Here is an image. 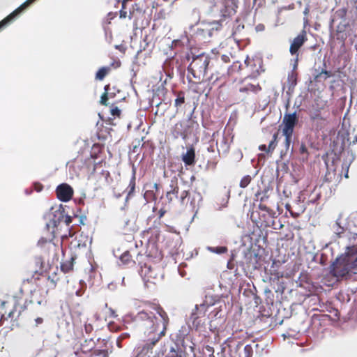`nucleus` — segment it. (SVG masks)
Segmentation results:
<instances>
[{"instance_id":"35","label":"nucleus","mask_w":357,"mask_h":357,"mask_svg":"<svg viewBox=\"0 0 357 357\" xmlns=\"http://www.w3.org/2000/svg\"><path fill=\"white\" fill-rule=\"evenodd\" d=\"M347 14V8H342L335 11V17L338 19L345 20Z\"/></svg>"},{"instance_id":"45","label":"nucleus","mask_w":357,"mask_h":357,"mask_svg":"<svg viewBox=\"0 0 357 357\" xmlns=\"http://www.w3.org/2000/svg\"><path fill=\"white\" fill-rule=\"evenodd\" d=\"M310 6H307L305 8L304 11H303V14H304V15H305V17H304L303 20H304V23H305V24H308V22H309L308 18H307V16H308V15H309V13H310Z\"/></svg>"},{"instance_id":"24","label":"nucleus","mask_w":357,"mask_h":357,"mask_svg":"<svg viewBox=\"0 0 357 357\" xmlns=\"http://www.w3.org/2000/svg\"><path fill=\"white\" fill-rule=\"evenodd\" d=\"M38 246H40L42 248H47L48 250V252H53L54 254H56L57 250V246L56 245L53 243L52 241H47L45 238H41L38 242Z\"/></svg>"},{"instance_id":"58","label":"nucleus","mask_w":357,"mask_h":357,"mask_svg":"<svg viewBox=\"0 0 357 357\" xmlns=\"http://www.w3.org/2000/svg\"><path fill=\"white\" fill-rule=\"evenodd\" d=\"M279 133L278 132H276L273 134L272 140L276 141L278 142Z\"/></svg>"},{"instance_id":"30","label":"nucleus","mask_w":357,"mask_h":357,"mask_svg":"<svg viewBox=\"0 0 357 357\" xmlns=\"http://www.w3.org/2000/svg\"><path fill=\"white\" fill-rule=\"evenodd\" d=\"M333 75L331 71H328L326 70H322L320 73L316 75L314 77V80L317 82L321 81H325L328 77H331Z\"/></svg>"},{"instance_id":"47","label":"nucleus","mask_w":357,"mask_h":357,"mask_svg":"<svg viewBox=\"0 0 357 357\" xmlns=\"http://www.w3.org/2000/svg\"><path fill=\"white\" fill-rule=\"evenodd\" d=\"M114 47H115V49L118 50L119 51H120L123 54H125V52H126V51L127 50V47L123 44L116 45H115Z\"/></svg>"},{"instance_id":"34","label":"nucleus","mask_w":357,"mask_h":357,"mask_svg":"<svg viewBox=\"0 0 357 357\" xmlns=\"http://www.w3.org/2000/svg\"><path fill=\"white\" fill-rule=\"evenodd\" d=\"M252 347L250 344H246L243 348V353L241 354V357H252Z\"/></svg>"},{"instance_id":"10","label":"nucleus","mask_w":357,"mask_h":357,"mask_svg":"<svg viewBox=\"0 0 357 357\" xmlns=\"http://www.w3.org/2000/svg\"><path fill=\"white\" fill-rule=\"evenodd\" d=\"M238 91L245 96H248L250 94L258 93L261 91V86L255 79L252 82L250 79L246 77L241 82Z\"/></svg>"},{"instance_id":"18","label":"nucleus","mask_w":357,"mask_h":357,"mask_svg":"<svg viewBox=\"0 0 357 357\" xmlns=\"http://www.w3.org/2000/svg\"><path fill=\"white\" fill-rule=\"evenodd\" d=\"M36 318L33 319L32 327L39 328L45 322V318L47 317L46 301L42 305V302H38V305L35 307Z\"/></svg>"},{"instance_id":"5","label":"nucleus","mask_w":357,"mask_h":357,"mask_svg":"<svg viewBox=\"0 0 357 357\" xmlns=\"http://www.w3.org/2000/svg\"><path fill=\"white\" fill-rule=\"evenodd\" d=\"M24 308V307L19 305L18 300L15 297L3 301L1 303V310L3 311L1 319H13L18 317Z\"/></svg>"},{"instance_id":"56","label":"nucleus","mask_w":357,"mask_h":357,"mask_svg":"<svg viewBox=\"0 0 357 357\" xmlns=\"http://www.w3.org/2000/svg\"><path fill=\"white\" fill-rule=\"evenodd\" d=\"M259 149L261 151H266V153H268V148L266 147V146L265 144H261L259 146Z\"/></svg>"},{"instance_id":"37","label":"nucleus","mask_w":357,"mask_h":357,"mask_svg":"<svg viewBox=\"0 0 357 357\" xmlns=\"http://www.w3.org/2000/svg\"><path fill=\"white\" fill-rule=\"evenodd\" d=\"M252 177L250 175L243 176L239 183V186L242 188H246L251 182Z\"/></svg>"},{"instance_id":"43","label":"nucleus","mask_w":357,"mask_h":357,"mask_svg":"<svg viewBox=\"0 0 357 357\" xmlns=\"http://www.w3.org/2000/svg\"><path fill=\"white\" fill-rule=\"evenodd\" d=\"M93 331V326L91 324L85 323L84 332L87 335H90Z\"/></svg>"},{"instance_id":"46","label":"nucleus","mask_w":357,"mask_h":357,"mask_svg":"<svg viewBox=\"0 0 357 357\" xmlns=\"http://www.w3.org/2000/svg\"><path fill=\"white\" fill-rule=\"evenodd\" d=\"M310 119L312 121H315V120H323L324 119L321 117V114H319V112H316L314 114H312L310 115Z\"/></svg>"},{"instance_id":"31","label":"nucleus","mask_w":357,"mask_h":357,"mask_svg":"<svg viewBox=\"0 0 357 357\" xmlns=\"http://www.w3.org/2000/svg\"><path fill=\"white\" fill-rule=\"evenodd\" d=\"M109 71L110 68L108 66L100 68L96 74V79L98 80H102Z\"/></svg>"},{"instance_id":"25","label":"nucleus","mask_w":357,"mask_h":357,"mask_svg":"<svg viewBox=\"0 0 357 357\" xmlns=\"http://www.w3.org/2000/svg\"><path fill=\"white\" fill-rule=\"evenodd\" d=\"M59 278L56 277V273L54 275L44 277L43 278V282L48 287L45 291L46 294L48 293L50 289H54L56 287Z\"/></svg>"},{"instance_id":"49","label":"nucleus","mask_w":357,"mask_h":357,"mask_svg":"<svg viewBox=\"0 0 357 357\" xmlns=\"http://www.w3.org/2000/svg\"><path fill=\"white\" fill-rule=\"evenodd\" d=\"M145 197H152L153 199H156V196L155 195V193L153 192V190H147L146 192H145Z\"/></svg>"},{"instance_id":"13","label":"nucleus","mask_w":357,"mask_h":357,"mask_svg":"<svg viewBox=\"0 0 357 357\" xmlns=\"http://www.w3.org/2000/svg\"><path fill=\"white\" fill-rule=\"evenodd\" d=\"M307 40V33L305 30H302L301 32L294 38L289 47V52L292 56H296V61L298 57V50Z\"/></svg>"},{"instance_id":"61","label":"nucleus","mask_w":357,"mask_h":357,"mask_svg":"<svg viewBox=\"0 0 357 357\" xmlns=\"http://www.w3.org/2000/svg\"><path fill=\"white\" fill-rule=\"evenodd\" d=\"M114 97V93H109V98H112Z\"/></svg>"},{"instance_id":"15","label":"nucleus","mask_w":357,"mask_h":357,"mask_svg":"<svg viewBox=\"0 0 357 357\" xmlns=\"http://www.w3.org/2000/svg\"><path fill=\"white\" fill-rule=\"evenodd\" d=\"M35 1L36 0H26L20 7L15 9L13 12H12L10 15L6 17L3 20H2L0 22V30H1L3 27L11 23L19 14H20L23 10H24Z\"/></svg>"},{"instance_id":"36","label":"nucleus","mask_w":357,"mask_h":357,"mask_svg":"<svg viewBox=\"0 0 357 357\" xmlns=\"http://www.w3.org/2000/svg\"><path fill=\"white\" fill-rule=\"evenodd\" d=\"M109 353L107 349H96L94 348L93 351V356H101V357H108Z\"/></svg>"},{"instance_id":"4","label":"nucleus","mask_w":357,"mask_h":357,"mask_svg":"<svg viewBox=\"0 0 357 357\" xmlns=\"http://www.w3.org/2000/svg\"><path fill=\"white\" fill-rule=\"evenodd\" d=\"M199 124L191 118L186 121H181L175 123L170 130V134L174 139L179 137L185 140L190 135L195 128H197Z\"/></svg>"},{"instance_id":"11","label":"nucleus","mask_w":357,"mask_h":357,"mask_svg":"<svg viewBox=\"0 0 357 357\" xmlns=\"http://www.w3.org/2000/svg\"><path fill=\"white\" fill-rule=\"evenodd\" d=\"M95 347L96 343L93 339L92 337L86 339L76 349L75 354L77 357H93V351Z\"/></svg>"},{"instance_id":"64","label":"nucleus","mask_w":357,"mask_h":357,"mask_svg":"<svg viewBox=\"0 0 357 357\" xmlns=\"http://www.w3.org/2000/svg\"><path fill=\"white\" fill-rule=\"evenodd\" d=\"M207 31H208V33L210 36H211V30H207Z\"/></svg>"},{"instance_id":"44","label":"nucleus","mask_w":357,"mask_h":357,"mask_svg":"<svg viewBox=\"0 0 357 357\" xmlns=\"http://www.w3.org/2000/svg\"><path fill=\"white\" fill-rule=\"evenodd\" d=\"M277 144L278 142L276 141H274V140H271L270 142H269V144H268V153H271L273 152L276 146H277Z\"/></svg>"},{"instance_id":"57","label":"nucleus","mask_w":357,"mask_h":357,"mask_svg":"<svg viewBox=\"0 0 357 357\" xmlns=\"http://www.w3.org/2000/svg\"><path fill=\"white\" fill-rule=\"evenodd\" d=\"M289 79L293 80L294 82V84H296V78L293 73L291 74V75H289Z\"/></svg>"},{"instance_id":"54","label":"nucleus","mask_w":357,"mask_h":357,"mask_svg":"<svg viewBox=\"0 0 357 357\" xmlns=\"http://www.w3.org/2000/svg\"><path fill=\"white\" fill-rule=\"evenodd\" d=\"M221 59H222V61L225 63H229L230 61V59H229V56L225 55V54L222 55Z\"/></svg>"},{"instance_id":"26","label":"nucleus","mask_w":357,"mask_h":357,"mask_svg":"<svg viewBox=\"0 0 357 357\" xmlns=\"http://www.w3.org/2000/svg\"><path fill=\"white\" fill-rule=\"evenodd\" d=\"M136 170L135 168L132 169V175L130 180L129 185L126 189L127 197H132L134 195L136 186Z\"/></svg>"},{"instance_id":"8","label":"nucleus","mask_w":357,"mask_h":357,"mask_svg":"<svg viewBox=\"0 0 357 357\" xmlns=\"http://www.w3.org/2000/svg\"><path fill=\"white\" fill-rule=\"evenodd\" d=\"M237 8V0H225L224 8L220 10L221 19L219 21H215L212 23V24L215 25L216 30L222 26L220 22L225 20L227 18L231 17L236 13Z\"/></svg>"},{"instance_id":"62","label":"nucleus","mask_w":357,"mask_h":357,"mask_svg":"<svg viewBox=\"0 0 357 357\" xmlns=\"http://www.w3.org/2000/svg\"><path fill=\"white\" fill-rule=\"evenodd\" d=\"M76 295H77V296H82V292H81V291H80V290H77V291H76Z\"/></svg>"},{"instance_id":"41","label":"nucleus","mask_w":357,"mask_h":357,"mask_svg":"<svg viewBox=\"0 0 357 357\" xmlns=\"http://www.w3.org/2000/svg\"><path fill=\"white\" fill-rule=\"evenodd\" d=\"M210 250L217 254H223L227 252V248L225 246H218L211 248Z\"/></svg>"},{"instance_id":"7","label":"nucleus","mask_w":357,"mask_h":357,"mask_svg":"<svg viewBox=\"0 0 357 357\" xmlns=\"http://www.w3.org/2000/svg\"><path fill=\"white\" fill-rule=\"evenodd\" d=\"M208 306L205 304L196 305L192 310L189 321L196 329L203 326L206 321V312Z\"/></svg>"},{"instance_id":"1","label":"nucleus","mask_w":357,"mask_h":357,"mask_svg":"<svg viewBox=\"0 0 357 357\" xmlns=\"http://www.w3.org/2000/svg\"><path fill=\"white\" fill-rule=\"evenodd\" d=\"M136 325L143 330L147 339L135 357H160L153 354V349L166 334L169 319L167 313L159 305L149 303L138 312L132 319Z\"/></svg>"},{"instance_id":"32","label":"nucleus","mask_w":357,"mask_h":357,"mask_svg":"<svg viewBox=\"0 0 357 357\" xmlns=\"http://www.w3.org/2000/svg\"><path fill=\"white\" fill-rule=\"evenodd\" d=\"M109 85H106L105 86V92L102 94L101 97H100V103L102 105H105V106H107L109 105V102H108V100H109Z\"/></svg>"},{"instance_id":"39","label":"nucleus","mask_w":357,"mask_h":357,"mask_svg":"<svg viewBox=\"0 0 357 357\" xmlns=\"http://www.w3.org/2000/svg\"><path fill=\"white\" fill-rule=\"evenodd\" d=\"M283 135L285 137L284 146L286 149L288 150L291 143L293 133H283Z\"/></svg>"},{"instance_id":"33","label":"nucleus","mask_w":357,"mask_h":357,"mask_svg":"<svg viewBox=\"0 0 357 357\" xmlns=\"http://www.w3.org/2000/svg\"><path fill=\"white\" fill-rule=\"evenodd\" d=\"M185 102V94L183 91L178 92L177 98L175 99L174 105L176 107H181Z\"/></svg>"},{"instance_id":"27","label":"nucleus","mask_w":357,"mask_h":357,"mask_svg":"<svg viewBox=\"0 0 357 357\" xmlns=\"http://www.w3.org/2000/svg\"><path fill=\"white\" fill-rule=\"evenodd\" d=\"M246 257L249 260L248 261V267L257 268L260 265L259 261L260 257L257 254L250 252Z\"/></svg>"},{"instance_id":"55","label":"nucleus","mask_w":357,"mask_h":357,"mask_svg":"<svg viewBox=\"0 0 357 357\" xmlns=\"http://www.w3.org/2000/svg\"><path fill=\"white\" fill-rule=\"evenodd\" d=\"M167 211L164 208H160L159 212H158V214H159V219L162 218L164 215L166 213Z\"/></svg>"},{"instance_id":"59","label":"nucleus","mask_w":357,"mask_h":357,"mask_svg":"<svg viewBox=\"0 0 357 357\" xmlns=\"http://www.w3.org/2000/svg\"><path fill=\"white\" fill-rule=\"evenodd\" d=\"M72 222L71 218L70 216H67L66 219V222L68 225H69Z\"/></svg>"},{"instance_id":"52","label":"nucleus","mask_w":357,"mask_h":357,"mask_svg":"<svg viewBox=\"0 0 357 357\" xmlns=\"http://www.w3.org/2000/svg\"><path fill=\"white\" fill-rule=\"evenodd\" d=\"M259 209H261V211H264L269 212V211H270V209L268 206H266V205L262 204H260L259 205Z\"/></svg>"},{"instance_id":"23","label":"nucleus","mask_w":357,"mask_h":357,"mask_svg":"<svg viewBox=\"0 0 357 357\" xmlns=\"http://www.w3.org/2000/svg\"><path fill=\"white\" fill-rule=\"evenodd\" d=\"M217 149L219 153L222 152V153H227L230 149V144L228 141V137L225 135H223L218 142H216Z\"/></svg>"},{"instance_id":"14","label":"nucleus","mask_w":357,"mask_h":357,"mask_svg":"<svg viewBox=\"0 0 357 357\" xmlns=\"http://www.w3.org/2000/svg\"><path fill=\"white\" fill-rule=\"evenodd\" d=\"M35 1L36 0H26L20 7L15 9L13 12H12L10 15L6 17L3 20H2L0 22V30H1L3 27L11 23L19 14H20L23 10H24Z\"/></svg>"},{"instance_id":"3","label":"nucleus","mask_w":357,"mask_h":357,"mask_svg":"<svg viewBox=\"0 0 357 357\" xmlns=\"http://www.w3.org/2000/svg\"><path fill=\"white\" fill-rule=\"evenodd\" d=\"M210 63V57L204 53L193 57L188 67L189 82H200L203 81Z\"/></svg>"},{"instance_id":"53","label":"nucleus","mask_w":357,"mask_h":357,"mask_svg":"<svg viewBox=\"0 0 357 357\" xmlns=\"http://www.w3.org/2000/svg\"><path fill=\"white\" fill-rule=\"evenodd\" d=\"M203 1L205 3L208 4L211 7L214 6L215 4V0H203Z\"/></svg>"},{"instance_id":"29","label":"nucleus","mask_w":357,"mask_h":357,"mask_svg":"<svg viewBox=\"0 0 357 357\" xmlns=\"http://www.w3.org/2000/svg\"><path fill=\"white\" fill-rule=\"evenodd\" d=\"M74 261H75V257H70V260L62 262L61 264V271L65 273H69L71 271H73V266H74Z\"/></svg>"},{"instance_id":"16","label":"nucleus","mask_w":357,"mask_h":357,"mask_svg":"<svg viewBox=\"0 0 357 357\" xmlns=\"http://www.w3.org/2000/svg\"><path fill=\"white\" fill-rule=\"evenodd\" d=\"M35 1L36 0H26L20 7L15 9L13 12H12L10 15L6 17L3 20H2L0 22V30H1L3 27L11 23L19 14H20L23 10H24Z\"/></svg>"},{"instance_id":"28","label":"nucleus","mask_w":357,"mask_h":357,"mask_svg":"<svg viewBox=\"0 0 357 357\" xmlns=\"http://www.w3.org/2000/svg\"><path fill=\"white\" fill-rule=\"evenodd\" d=\"M120 261L123 264L129 267L132 266L135 264V261L132 259V257L129 251H126L121 255Z\"/></svg>"},{"instance_id":"42","label":"nucleus","mask_w":357,"mask_h":357,"mask_svg":"<svg viewBox=\"0 0 357 357\" xmlns=\"http://www.w3.org/2000/svg\"><path fill=\"white\" fill-rule=\"evenodd\" d=\"M127 0H123L122 2V8L120 10V18H126L127 17V12L125 10L126 3Z\"/></svg>"},{"instance_id":"40","label":"nucleus","mask_w":357,"mask_h":357,"mask_svg":"<svg viewBox=\"0 0 357 357\" xmlns=\"http://www.w3.org/2000/svg\"><path fill=\"white\" fill-rule=\"evenodd\" d=\"M335 175L336 174H335V171L334 172L327 171L325 174L324 180L325 182L331 183L335 178Z\"/></svg>"},{"instance_id":"2","label":"nucleus","mask_w":357,"mask_h":357,"mask_svg":"<svg viewBox=\"0 0 357 357\" xmlns=\"http://www.w3.org/2000/svg\"><path fill=\"white\" fill-rule=\"evenodd\" d=\"M357 246L347 245L346 251L337 257L331 266V273L337 278H347L352 273L356 274Z\"/></svg>"},{"instance_id":"12","label":"nucleus","mask_w":357,"mask_h":357,"mask_svg":"<svg viewBox=\"0 0 357 357\" xmlns=\"http://www.w3.org/2000/svg\"><path fill=\"white\" fill-rule=\"evenodd\" d=\"M55 192L58 199L63 202H69L74 195L73 188L66 183L59 185L55 190Z\"/></svg>"},{"instance_id":"63","label":"nucleus","mask_w":357,"mask_h":357,"mask_svg":"<svg viewBox=\"0 0 357 357\" xmlns=\"http://www.w3.org/2000/svg\"><path fill=\"white\" fill-rule=\"evenodd\" d=\"M132 13H130V15L128 16L129 19H131L132 18Z\"/></svg>"},{"instance_id":"22","label":"nucleus","mask_w":357,"mask_h":357,"mask_svg":"<svg viewBox=\"0 0 357 357\" xmlns=\"http://www.w3.org/2000/svg\"><path fill=\"white\" fill-rule=\"evenodd\" d=\"M182 161L185 166H194L195 165V150L194 147L188 148L185 153L181 156Z\"/></svg>"},{"instance_id":"6","label":"nucleus","mask_w":357,"mask_h":357,"mask_svg":"<svg viewBox=\"0 0 357 357\" xmlns=\"http://www.w3.org/2000/svg\"><path fill=\"white\" fill-rule=\"evenodd\" d=\"M139 273L145 282L152 284H155L162 276L159 267L152 262L141 266Z\"/></svg>"},{"instance_id":"17","label":"nucleus","mask_w":357,"mask_h":357,"mask_svg":"<svg viewBox=\"0 0 357 357\" xmlns=\"http://www.w3.org/2000/svg\"><path fill=\"white\" fill-rule=\"evenodd\" d=\"M298 123L296 113L285 114L282 119V133H293Z\"/></svg>"},{"instance_id":"50","label":"nucleus","mask_w":357,"mask_h":357,"mask_svg":"<svg viewBox=\"0 0 357 357\" xmlns=\"http://www.w3.org/2000/svg\"><path fill=\"white\" fill-rule=\"evenodd\" d=\"M349 26V24H339L337 26V31L338 32H342L345 30V29Z\"/></svg>"},{"instance_id":"51","label":"nucleus","mask_w":357,"mask_h":357,"mask_svg":"<svg viewBox=\"0 0 357 357\" xmlns=\"http://www.w3.org/2000/svg\"><path fill=\"white\" fill-rule=\"evenodd\" d=\"M300 153L301 154H304V153L307 154L308 153L307 148L305 144H301V147H300Z\"/></svg>"},{"instance_id":"21","label":"nucleus","mask_w":357,"mask_h":357,"mask_svg":"<svg viewBox=\"0 0 357 357\" xmlns=\"http://www.w3.org/2000/svg\"><path fill=\"white\" fill-rule=\"evenodd\" d=\"M208 82L211 85H223L226 82V76L225 70H216L207 78Z\"/></svg>"},{"instance_id":"20","label":"nucleus","mask_w":357,"mask_h":357,"mask_svg":"<svg viewBox=\"0 0 357 357\" xmlns=\"http://www.w3.org/2000/svg\"><path fill=\"white\" fill-rule=\"evenodd\" d=\"M169 188V189L166 192V198L169 203H172L174 198H178L179 187L178 185V181L176 178L171 180Z\"/></svg>"},{"instance_id":"48","label":"nucleus","mask_w":357,"mask_h":357,"mask_svg":"<svg viewBox=\"0 0 357 357\" xmlns=\"http://www.w3.org/2000/svg\"><path fill=\"white\" fill-rule=\"evenodd\" d=\"M33 188L36 191L40 192L43 189V185L40 183H35Z\"/></svg>"},{"instance_id":"19","label":"nucleus","mask_w":357,"mask_h":357,"mask_svg":"<svg viewBox=\"0 0 357 357\" xmlns=\"http://www.w3.org/2000/svg\"><path fill=\"white\" fill-rule=\"evenodd\" d=\"M178 201L182 206H190L192 208L195 207V198L190 197V190L184 189L178 195Z\"/></svg>"},{"instance_id":"9","label":"nucleus","mask_w":357,"mask_h":357,"mask_svg":"<svg viewBox=\"0 0 357 357\" xmlns=\"http://www.w3.org/2000/svg\"><path fill=\"white\" fill-rule=\"evenodd\" d=\"M332 228L337 238H343L348 240V245H355V243L357 241V233L353 232L350 231V229L342 227L339 220L335 222Z\"/></svg>"},{"instance_id":"38","label":"nucleus","mask_w":357,"mask_h":357,"mask_svg":"<svg viewBox=\"0 0 357 357\" xmlns=\"http://www.w3.org/2000/svg\"><path fill=\"white\" fill-rule=\"evenodd\" d=\"M110 114L114 117H120L121 111L115 105L114 103H112L110 106Z\"/></svg>"},{"instance_id":"60","label":"nucleus","mask_w":357,"mask_h":357,"mask_svg":"<svg viewBox=\"0 0 357 357\" xmlns=\"http://www.w3.org/2000/svg\"><path fill=\"white\" fill-rule=\"evenodd\" d=\"M153 188L155 191H158L159 190V185L158 183H154Z\"/></svg>"}]
</instances>
